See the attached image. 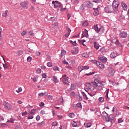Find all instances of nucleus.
Returning a JSON list of instances; mask_svg holds the SVG:
<instances>
[{
    "label": "nucleus",
    "mask_w": 129,
    "mask_h": 129,
    "mask_svg": "<svg viewBox=\"0 0 129 129\" xmlns=\"http://www.w3.org/2000/svg\"><path fill=\"white\" fill-rule=\"evenodd\" d=\"M91 85L92 84L90 83H86L85 84V86L88 87L90 90L93 91L94 89H97L100 91L103 89V87H104V86L105 85V82L103 81H99L98 79H95L94 81L93 86Z\"/></svg>",
    "instance_id": "nucleus-1"
},
{
    "label": "nucleus",
    "mask_w": 129,
    "mask_h": 129,
    "mask_svg": "<svg viewBox=\"0 0 129 129\" xmlns=\"http://www.w3.org/2000/svg\"><path fill=\"white\" fill-rule=\"evenodd\" d=\"M103 119H105L106 121H111L112 123H114V119L112 116H108V114L105 111L103 112L101 114Z\"/></svg>",
    "instance_id": "nucleus-2"
},
{
    "label": "nucleus",
    "mask_w": 129,
    "mask_h": 129,
    "mask_svg": "<svg viewBox=\"0 0 129 129\" xmlns=\"http://www.w3.org/2000/svg\"><path fill=\"white\" fill-rule=\"evenodd\" d=\"M93 28L94 30H95V32H96L97 34H99V35H102V34L104 33L105 29L104 27H103L98 28V26H97V25H94Z\"/></svg>",
    "instance_id": "nucleus-3"
},
{
    "label": "nucleus",
    "mask_w": 129,
    "mask_h": 129,
    "mask_svg": "<svg viewBox=\"0 0 129 129\" xmlns=\"http://www.w3.org/2000/svg\"><path fill=\"white\" fill-rule=\"evenodd\" d=\"M118 6H119V1L118 0H114L112 5L113 10L115 13H118L117 9H118Z\"/></svg>",
    "instance_id": "nucleus-4"
},
{
    "label": "nucleus",
    "mask_w": 129,
    "mask_h": 129,
    "mask_svg": "<svg viewBox=\"0 0 129 129\" xmlns=\"http://www.w3.org/2000/svg\"><path fill=\"white\" fill-rule=\"evenodd\" d=\"M107 70L109 71V74L108 75L109 77H112V76L114 75V73H115V71L112 68H111V67H109L107 68Z\"/></svg>",
    "instance_id": "nucleus-5"
},
{
    "label": "nucleus",
    "mask_w": 129,
    "mask_h": 129,
    "mask_svg": "<svg viewBox=\"0 0 129 129\" xmlns=\"http://www.w3.org/2000/svg\"><path fill=\"white\" fill-rule=\"evenodd\" d=\"M20 6L23 9L27 10L28 8H29V3H28V2H22L20 4Z\"/></svg>",
    "instance_id": "nucleus-6"
},
{
    "label": "nucleus",
    "mask_w": 129,
    "mask_h": 129,
    "mask_svg": "<svg viewBox=\"0 0 129 129\" xmlns=\"http://www.w3.org/2000/svg\"><path fill=\"white\" fill-rule=\"evenodd\" d=\"M119 37L120 38H122V39H125V38L127 37V33H126L125 31L121 32L119 33Z\"/></svg>",
    "instance_id": "nucleus-7"
},
{
    "label": "nucleus",
    "mask_w": 129,
    "mask_h": 129,
    "mask_svg": "<svg viewBox=\"0 0 129 129\" xmlns=\"http://www.w3.org/2000/svg\"><path fill=\"white\" fill-rule=\"evenodd\" d=\"M4 105L6 109H11V108H12V105H11L10 103H9L5 101L4 102Z\"/></svg>",
    "instance_id": "nucleus-8"
},
{
    "label": "nucleus",
    "mask_w": 129,
    "mask_h": 129,
    "mask_svg": "<svg viewBox=\"0 0 129 129\" xmlns=\"http://www.w3.org/2000/svg\"><path fill=\"white\" fill-rule=\"evenodd\" d=\"M105 10L106 12V13H108L109 14H110L111 13H112L114 10H113V8H111V6H109L105 8Z\"/></svg>",
    "instance_id": "nucleus-9"
},
{
    "label": "nucleus",
    "mask_w": 129,
    "mask_h": 129,
    "mask_svg": "<svg viewBox=\"0 0 129 129\" xmlns=\"http://www.w3.org/2000/svg\"><path fill=\"white\" fill-rule=\"evenodd\" d=\"M52 5H53L54 8H58L61 7V3L58 1H52Z\"/></svg>",
    "instance_id": "nucleus-10"
},
{
    "label": "nucleus",
    "mask_w": 129,
    "mask_h": 129,
    "mask_svg": "<svg viewBox=\"0 0 129 129\" xmlns=\"http://www.w3.org/2000/svg\"><path fill=\"white\" fill-rule=\"evenodd\" d=\"M99 58L103 63H105L107 61V58L102 55L100 56Z\"/></svg>",
    "instance_id": "nucleus-11"
},
{
    "label": "nucleus",
    "mask_w": 129,
    "mask_h": 129,
    "mask_svg": "<svg viewBox=\"0 0 129 129\" xmlns=\"http://www.w3.org/2000/svg\"><path fill=\"white\" fill-rule=\"evenodd\" d=\"M95 62L96 63V64L97 65V66H98L101 69L104 68V64H103V63L97 61H95Z\"/></svg>",
    "instance_id": "nucleus-12"
},
{
    "label": "nucleus",
    "mask_w": 129,
    "mask_h": 129,
    "mask_svg": "<svg viewBox=\"0 0 129 129\" xmlns=\"http://www.w3.org/2000/svg\"><path fill=\"white\" fill-rule=\"evenodd\" d=\"M69 78H68V77L62 78V83H63V84L67 85L69 83Z\"/></svg>",
    "instance_id": "nucleus-13"
},
{
    "label": "nucleus",
    "mask_w": 129,
    "mask_h": 129,
    "mask_svg": "<svg viewBox=\"0 0 129 129\" xmlns=\"http://www.w3.org/2000/svg\"><path fill=\"white\" fill-rule=\"evenodd\" d=\"M82 38H84V37H86V38H88V31H87L86 29H85V31L82 34Z\"/></svg>",
    "instance_id": "nucleus-14"
},
{
    "label": "nucleus",
    "mask_w": 129,
    "mask_h": 129,
    "mask_svg": "<svg viewBox=\"0 0 129 129\" xmlns=\"http://www.w3.org/2000/svg\"><path fill=\"white\" fill-rule=\"evenodd\" d=\"M86 7H87V4H86V3H84L81 5L80 9L81 11H84Z\"/></svg>",
    "instance_id": "nucleus-15"
},
{
    "label": "nucleus",
    "mask_w": 129,
    "mask_h": 129,
    "mask_svg": "<svg viewBox=\"0 0 129 129\" xmlns=\"http://www.w3.org/2000/svg\"><path fill=\"white\" fill-rule=\"evenodd\" d=\"M110 57L112 58H115V57H116L117 56V53L116 52H112L111 54H110Z\"/></svg>",
    "instance_id": "nucleus-16"
},
{
    "label": "nucleus",
    "mask_w": 129,
    "mask_h": 129,
    "mask_svg": "<svg viewBox=\"0 0 129 129\" xmlns=\"http://www.w3.org/2000/svg\"><path fill=\"white\" fill-rule=\"evenodd\" d=\"M99 9V8H93V10H94V12L93 14L95 16H98V15L99 14V12L98 11V10Z\"/></svg>",
    "instance_id": "nucleus-17"
},
{
    "label": "nucleus",
    "mask_w": 129,
    "mask_h": 129,
    "mask_svg": "<svg viewBox=\"0 0 129 129\" xmlns=\"http://www.w3.org/2000/svg\"><path fill=\"white\" fill-rule=\"evenodd\" d=\"M72 54H73V55H76V54H78V49L77 48H74L72 50Z\"/></svg>",
    "instance_id": "nucleus-18"
},
{
    "label": "nucleus",
    "mask_w": 129,
    "mask_h": 129,
    "mask_svg": "<svg viewBox=\"0 0 129 129\" xmlns=\"http://www.w3.org/2000/svg\"><path fill=\"white\" fill-rule=\"evenodd\" d=\"M94 111H97L95 112V113L98 115V116H99L100 115V111L99 110V109L96 108Z\"/></svg>",
    "instance_id": "nucleus-19"
},
{
    "label": "nucleus",
    "mask_w": 129,
    "mask_h": 129,
    "mask_svg": "<svg viewBox=\"0 0 129 129\" xmlns=\"http://www.w3.org/2000/svg\"><path fill=\"white\" fill-rule=\"evenodd\" d=\"M121 4L123 8V10L124 11H126V10H127V6H126V4L123 3H121Z\"/></svg>",
    "instance_id": "nucleus-20"
},
{
    "label": "nucleus",
    "mask_w": 129,
    "mask_h": 129,
    "mask_svg": "<svg viewBox=\"0 0 129 129\" xmlns=\"http://www.w3.org/2000/svg\"><path fill=\"white\" fill-rule=\"evenodd\" d=\"M94 47L96 48V50H98L99 49V44L96 42H94Z\"/></svg>",
    "instance_id": "nucleus-21"
},
{
    "label": "nucleus",
    "mask_w": 129,
    "mask_h": 129,
    "mask_svg": "<svg viewBox=\"0 0 129 129\" xmlns=\"http://www.w3.org/2000/svg\"><path fill=\"white\" fill-rule=\"evenodd\" d=\"M70 33H71V30L70 28L68 29V33H66L65 36L66 38H68L69 37V35H70Z\"/></svg>",
    "instance_id": "nucleus-22"
},
{
    "label": "nucleus",
    "mask_w": 129,
    "mask_h": 129,
    "mask_svg": "<svg viewBox=\"0 0 129 129\" xmlns=\"http://www.w3.org/2000/svg\"><path fill=\"white\" fill-rule=\"evenodd\" d=\"M68 116L71 118H74V117H75V114H74V113H70L68 114Z\"/></svg>",
    "instance_id": "nucleus-23"
},
{
    "label": "nucleus",
    "mask_w": 129,
    "mask_h": 129,
    "mask_svg": "<svg viewBox=\"0 0 129 129\" xmlns=\"http://www.w3.org/2000/svg\"><path fill=\"white\" fill-rule=\"evenodd\" d=\"M82 94L84 98V99H86V100H88V97H87V95L84 92H82Z\"/></svg>",
    "instance_id": "nucleus-24"
},
{
    "label": "nucleus",
    "mask_w": 129,
    "mask_h": 129,
    "mask_svg": "<svg viewBox=\"0 0 129 129\" xmlns=\"http://www.w3.org/2000/svg\"><path fill=\"white\" fill-rule=\"evenodd\" d=\"M53 79L55 83H58V82H59V80H58V78H57V77L53 76Z\"/></svg>",
    "instance_id": "nucleus-25"
},
{
    "label": "nucleus",
    "mask_w": 129,
    "mask_h": 129,
    "mask_svg": "<svg viewBox=\"0 0 129 129\" xmlns=\"http://www.w3.org/2000/svg\"><path fill=\"white\" fill-rule=\"evenodd\" d=\"M83 57H84L85 58H87V57H89V53L87 52H85L82 54Z\"/></svg>",
    "instance_id": "nucleus-26"
},
{
    "label": "nucleus",
    "mask_w": 129,
    "mask_h": 129,
    "mask_svg": "<svg viewBox=\"0 0 129 129\" xmlns=\"http://www.w3.org/2000/svg\"><path fill=\"white\" fill-rule=\"evenodd\" d=\"M36 111H37L36 109H33L31 110V112H30V114H36Z\"/></svg>",
    "instance_id": "nucleus-27"
},
{
    "label": "nucleus",
    "mask_w": 129,
    "mask_h": 129,
    "mask_svg": "<svg viewBox=\"0 0 129 129\" xmlns=\"http://www.w3.org/2000/svg\"><path fill=\"white\" fill-rule=\"evenodd\" d=\"M76 89V85H75L74 84H72L71 86V89H72V90H74Z\"/></svg>",
    "instance_id": "nucleus-28"
},
{
    "label": "nucleus",
    "mask_w": 129,
    "mask_h": 129,
    "mask_svg": "<svg viewBox=\"0 0 129 129\" xmlns=\"http://www.w3.org/2000/svg\"><path fill=\"white\" fill-rule=\"evenodd\" d=\"M18 56H21L24 54V51L23 50H19L17 52Z\"/></svg>",
    "instance_id": "nucleus-29"
},
{
    "label": "nucleus",
    "mask_w": 129,
    "mask_h": 129,
    "mask_svg": "<svg viewBox=\"0 0 129 129\" xmlns=\"http://www.w3.org/2000/svg\"><path fill=\"white\" fill-rule=\"evenodd\" d=\"M8 10H6L5 11V13L3 14V16L5 17V18H7L8 17Z\"/></svg>",
    "instance_id": "nucleus-30"
},
{
    "label": "nucleus",
    "mask_w": 129,
    "mask_h": 129,
    "mask_svg": "<svg viewBox=\"0 0 129 129\" xmlns=\"http://www.w3.org/2000/svg\"><path fill=\"white\" fill-rule=\"evenodd\" d=\"M88 69H89V66H86L82 67L83 70H88Z\"/></svg>",
    "instance_id": "nucleus-31"
},
{
    "label": "nucleus",
    "mask_w": 129,
    "mask_h": 129,
    "mask_svg": "<svg viewBox=\"0 0 129 129\" xmlns=\"http://www.w3.org/2000/svg\"><path fill=\"white\" fill-rule=\"evenodd\" d=\"M3 66L5 69H9V66L7 63H3Z\"/></svg>",
    "instance_id": "nucleus-32"
},
{
    "label": "nucleus",
    "mask_w": 129,
    "mask_h": 129,
    "mask_svg": "<svg viewBox=\"0 0 129 129\" xmlns=\"http://www.w3.org/2000/svg\"><path fill=\"white\" fill-rule=\"evenodd\" d=\"M65 54H66V51L64 49L61 50V57H63V56H64L65 55Z\"/></svg>",
    "instance_id": "nucleus-33"
},
{
    "label": "nucleus",
    "mask_w": 129,
    "mask_h": 129,
    "mask_svg": "<svg viewBox=\"0 0 129 129\" xmlns=\"http://www.w3.org/2000/svg\"><path fill=\"white\" fill-rule=\"evenodd\" d=\"M79 41L80 42V44H82V45H83V46H86L85 44H84V43L86 41L85 39H83V41L79 40Z\"/></svg>",
    "instance_id": "nucleus-34"
},
{
    "label": "nucleus",
    "mask_w": 129,
    "mask_h": 129,
    "mask_svg": "<svg viewBox=\"0 0 129 129\" xmlns=\"http://www.w3.org/2000/svg\"><path fill=\"white\" fill-rule=\"evenodd\" d=\"M72 125L74 127H76V126H77V123H76V122H75V121H72Z\"/></svg>",
    "instance_id": "nucleus-35"
},
{
    "label": "nucleus",
    "mask_w": 129,
    "mask_h": 129,
    "mask_svg": "<svg viewBox=\"0 0 129 129\" xmlns=\"http://www.w3.org/2000/svg\"><path fill=\"white\" fill-rule=\"evenodd\" d=\"M87 7L89 8H92V7H93V5L92 4V3L89 2V4L87 5Z\"/></svg>",
    "instance_id": "nucleus-36"
},
{
    "label": "nucleus",
    "mask_w": 129,
    "mask_h": 129,
    "mask_svg": "<svg viewBox=\"0 0 129 129\" xmlns=\"http://www.w3.org/2000/svg\"><path fill=\"white\" fill-rule=\"evenodd\" d=\"M14 121H15V119L13 117H11L10 120H8L9 122H11V123H14Z\"/></svg>",
    "instance_id": "nucleus-37"
},
{
    "label": "nucleus",
    "mask_w": 129,
    "mask_h": 129,
    "mask_svg": "<svg viewBox=\"0 0 129 129\" xmlns=\"http://www.w3.org/2000/svg\"><path fill=\"white\" fill-rule=\"evenodd\" d=\"M41 72H42V70L40 68H38L36 70V73L38 74H40Z\"/></svg>",
    "instance_id": "nucleus-38"
},
{
    "label": "nucleus",
    "mask_w": 129,
    "mask_h": 129,
    "mask_svg": "<svg viewBox=\"0 0 129 129\" xmlns=\"http://www.w3.org/2000/svg\"><path fill=\"white\" fill-rule=\"evenodd\" d=\"M53 69L54 71H59L60 70H59V68L57 66H55L53 67Z\"/></svg>",
    "instance_id": "nucleus-39"
},
{
    "label": "nucleus",
    "mask_w": 129,
    "mask_h": 129,
    "mask_svg": "<svg viewBox=\"0 0 129 129\" xmlns=\"http://www.w3.org/2000/svg\"><path fill=\"white\" fill-rule=\"evenodd\" d=\"M82 26H83V27H87V26H88V22L85 21V22H84V23L82 24Z\"/></svg>",
    "instance_id": "nucleus-40"
},
{
    "label": "nucleus",
    "mask_w": 129,
    "mask_h": 129,
    "mask_svg": "<svg viewBox=\"0 0 129 129\" xmlns=\"http://www.w3.org/2000/svg\"><path fill=\"white\" fill-rule=\"evenodd\" d=\"M28 35L33 36L35 35V33H34L32 31H30L28 32Z\"/></svg>",
    "instance_id": "nucleus-41"
},
{
    "label": "nucleus",
    "mask_w": 129,
    "mask_h": 129,
    "mask_svg": "<svg viewBox=\"0 0 129 129\" xmlns=\"http://www.w3.org/2000/svg\"><path fill=\"white\" fill-rule=\"evenodd\" d=\"M43 124H45V122L44 121H42L40 123H37V126H41V125H43Z\"/></svg>",
    "instance_id": "nucleus-42"
},
{
    "label": "nucleus",
    "mask_w": 129,
    "mask_h": 129,
    "mask_svg": "<svg viewBox=\"0 0 129 129\" xmlns=\"http://www.w3.org/2000/svg\"><path fill=\"white\" fill-rule=\"evenodd\" d=\"M23 90V89H22V87H19V89L16 90V92H18V93H20Z\"/></svg>",
    "instance_id": "nucleus-43"
},
{
    "label": "nucleus",
    "mask_w": 129,
    "mask_h": 129,
    "mask_svg": "<svg viewBox=\"0 0 129 129\" xmlns=\"http://www.w3.org/2000/svg\"><path fill=\"white\" fill-rule=\"evenodd\" d=\"M27 62H31V61H32V57L28 56L27 57Z\"/></svg>",
    "instance_id": "nucleus-44"
},
{
    "label": "nucleus",
    "mask_w": 129,
    "mask_h": 129,
    "mask_svg": "<svg viewBox=\"0 0 129 129\" xmlns=\"http://www.w3.org/2000/svg\"><path fill=\"white\" fill-rule=\"evenodd\" d=\"M94 3H96V4H98L99 3H101L102 0H93Z\"/></svg>",
    "instance_id": "nucleus-45"
},
{
    "label": "nucleus",
    "mask_w": 129,
    "mask_h": 129,
    "mask_svg": "<svg viewBox=\"0 0 129 129\" xmlns=\"http://www.w3.org/2000/svg\"><path fill=\"white\" fill-rule=\"evenodd\" d=\"M99 100L100 101V102H103V101H104V98L101 97L99 98Z\"/></svg>",
    "instance_id": "nucleus-46"
},
{
    "label": "nucleus",
    "mask_w": 129,
    "mask_h": 129,
    "mask_svg": "<svg viewBox=\"0 0 129 129\" xmlns=\"http://www.w3.org/2000/svg\"><path fill=\"white\" fill-rule=\"evenodd\" d=\"M36 120H37V121L40 120V119H41V117L40 116V115H37L36 117Z\"/></svg>",
    "instance_id": "nucleus-47"
},
{
    "label": "nucleus",
    "mask_w": 129,
    "mask_h": 129,
    "mask_svg": "<svg viewBox=\"0 0 129 129\" xmlns=\"http://www.w3.org/2000/svg\"><path fill=\"white\" fill-rule=\"evenodd\" d=\"M57 117H58V119H62L63 118L62 115H57Z\"/></svg>",
    "instance_id": "nucleus-48"
},
{
    "label": "nucleus",
    "mask_w": 129,
    "mask_h": 129,
    "mask_svg": "<svg viewBox=\"0 0 129 129\" xmlns=\"http://www.w3.org/2000/svg\"><path fill=\"white\" fill-rule=\"evenodd\" d=\"M77 98L80 101H82V97L81 96H78Z\"/></svg>",
    "instance_id": "nucleus-49"
},
{
    "label": "nucleus",
    "mask_w": 129,
    "mask_h": 129,
    "mask_svg": "<svg viewBox=\"0 0 129 129\" xmlns=\"http://www.w3.org/2000/svg\"><path fill=\"white\" fill-rule=\"evenodd\" d=\"M93 74H94V72H90L89 74H86V75L87 76H89L90 75H93Z\"/></svg>",
    "instance_id": "nucleus-50"
},
{
    "label": "nucleus",
    "mask_w": 129,
    "mask_h": 129,
    "mask_svg": "<svg viewBox=\"0 0 129 129\" xmlns=\"http://www.w3.org/2000/svg\"><path fill=\"white\" fill-rule=\"evenodd\" d=\"M53 64L51 62H48L47 63V66H48V67H52Z\"/></svg>",
    "instance_id": "nucleus-51"
},
{
    "label": "nucleus",
    "mask_w": 129,
    "mask_h": 129,
    "mask_svg": "<svg viewBox=\"0 0 129 129\" xmlns=\"http://www.w3.org/2000/svg\"><path fill=\"white\" fill-rule=\"evenodd\" d=\"M76 105L77 107H82V105H81V103H77Z\"/></svg>",
    "instance_id": "nucleus-52"
},
{
    "label": "nucleus",
    "mask_w": 129,
    "mask_h": 129,
    "mask_svg": "<svg viewBox=\"0 0 129 129\" xmlns=\"http://www.w3.org/2000/svg\"><path fill=\"white\" fill-rule=\"evenodd\" d=\"M58 124V123H57V122H53L52 123V125L53 126H56V125H57Z\"/></svg>",
    "instance_id": "nucleus-53"
},
{
    "label": "nucleus",
    "mask_w": 129,
    "mask_h": 129,
    "mask_svg": "<svg viewBox=\"0 0 129 129\" xmlns=\"http://www.w3.org/2000/svg\"><path fill=\"white\" fill-rule=\"evenodd\" d=\"M34 118V116L33 115H29L28 116V119H33Z\"/></svg>",
    "instance_id": "nucleus-54"
},
{
    "label": "nucleus",
    "mask_w": 129,
    "mask_h": 129,
    "mask_svg": "<svg viewBox=\"0 0 129 129\" xmlns=\"http://www.w3.org/2000/svg\"><path fill=\"white\" fill-rule=\"evenodd\" d=\"M109 92V89H107L106 90V97H107L108 98V92Z\"/></svg>",
    "instance_id": "nucleus-55"
},
{
    "label": "nucleus",
    "mask_w": 129,
    "mask_h": 129,
    "mask_svg": "<svg viewBox=\"0 0 129 129\" xmlns=\"http://www.w3.org/2000/svg\"><path fill=\"white\" fill-rule=\"evenodd\" d=\"M78 68L79 71L80 72H81V71H83V70H82V67H81V66H79Z\"/></svg>",
    "instance_id": "nucleus-56"
},
{
    "label": "nucleus",
    "mask_w": 129,
    "mask_h": 129,
    "mask_svg": "<svg viewBox=\"0 0 129 129\" xmlns=\"http://www.w3.org/2000/svg\"><path fill=\"white\" fill-rule=\"evenodd\" d=\"M27 114H28V112H27L26 111L22 113V115L23 116H25V115H27Z\"/></svg>",
    "instance_id": "nucleus-57"
},
{
    "label": "nucleus",
    "mask_w": 129,
    "mask_h": 129,
    "mask_svg": "<svg viewBox=\"0 0 129 129\" xmlns=\"http://www.w3.org/2000/svg\"><path fill=\"white\" fill-rule=\"evenodd\" d=\"M45 113H46V112H45V110H42L40 111V114H42V115L45 114Z\"/></svg>",
    "instance_id": "nucleus-58"
},
{
    "label": "nucleus",
    "mask_w": 129,
    "mask_h": 129,
    "mask_svg": "<svg viewBox=\"0 0 129 129\" xmlns=\"http://www.w3.org/2000/svg\"><path fill=\"white\" fill-rule=\"evenodd\" d=\"M26 34H27V32L25 31H23L22 33H21V35L22 36H25V35H26Z\"/></svg>",
    "instance_id": "nucleus-59"
},
{
    "label": "nucleus",
    "mask_w": 129,
    "mask_h": 129,
    "mask_svg": "<svg viewBox=\"0 0 129 129\" xmlns=\"http://www.w3.org/2000/svg\"><path fill=\"white\" fill-rule=\"evenodd\" d=\"M48 98L49 99V100H52V99H53V96L51 95H48Z\"/></svg>",
    "instance_id": "nucleus-60"
},
{
    "label": "nucleus",
    "mask_w": 129,
    "mask_h": 129,
    "mask_svg": "<svg viewBox=\"0 0 129 129\" xmlns=\"http://www.w3.org/2000/svg\"><path fill=\"white\" fill-rule=\"evenodd\" d=\"M36 56H40L41 55V52L37 51L35 53Z\"/></svg>",
    "instance_id": "nucleus-61"
},
{
    "label": "nucleus",
    "mask_w": 129,
    "mask_h": 129,
    "mask_svg": "<svg viewBox=\"0 0 129 129\" xmlns=\"http://www.w3.org/2000/svg\"><path fill=\"white\" fill-rule=\"evenodd\" d=\"M79 1L80 0H75L74 3L75 5H78V4H79Z\"/></svg>",
    "instance_id": "nucleus-62"
},
{
    "label": "nucleus",
    "mask_w": 129,
    "mask_h": 129,
    "mask_svg": "<svg viewBox=\"0 0 129 129\" xmlns=\"http://www.w3.org/2000/svg\"><path fill=\"white\" fill-rule=\"evenodd\" d=\"M115 44L116 45H119V41L118 40V39H117L116 41H115Z\"/></svg>",
    "instance_id": "nucleus-63"
},
{
    "label": "nucleus",
    "mask_w": 129,
    "mask_h": 129,
    "mask_svg": "<svg viewBox=\"0 0 129 129\" xmlns=\"http://www.w3.org/2000/svg\"><path fill=\"white\" fill-rule=\"evenodd\" d=\"M42 78H47V76L46 75V74L44 73L42 74Z\"/></svg>",
    "instance_id": "nucleus-64"
}]
</instances>
